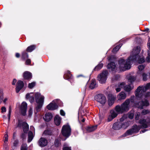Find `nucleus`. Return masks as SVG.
I'll return each instance as SVG.
<instances>
[{
    "label": "nucleus",
    "mask_w": 150,
    "mask_h": 150,
    "mask_svg": "<svg viewBox=\"0 0 150 150\" xmlns=\"http://www.w3.org/2000/svg\"><path fill=\"white\" fill-rule=\"evenodd\" d=\"M140 51V48L137 46L134 48L131 52L130 56L126 60L122 58L118 62V65L120 71H125L130 69L132 62L134 60H137L139 63L144 62V58L141 54H139Z\"/></svg>",
    "instance_id": "nucleus-1"
},
{
    "label": "nucleus",
    "mask_w": 150,
    "mask_h": 150,
    "mask_svg": "<svg viewBox=\"0 0 150 150\" xmlns=\"http://www.w3.org/2000/svg\"><path fill=\"white\" fill-rule=\"evenodd\" d=\"M132 96L128 99H127L121 105H118L115 106V109L118 112L122 114L127 112L130 108L135 105L138 108L143 109L144 106H147L149 105V103L147 100H142L141 102L136 103L135 99H140L143 98H137L135 96Z\"/></svg>",
    "instance_id": "nucleus-2"
},
{
    "label": "nucleus",
    "mask_w": 150,
    "mask_h": 150,
    "mask_svg": "<svg viewBox=\"0 0 150 150\" xmlns=\"http://www.w3.org/2000/svg\"><path fill=\"white\" fill-rule=\"evenodd\" d=\"M150 89V82L147 83L145 86H139L136 90L135 95L137 98H143L145 100H147L150 96L149 92L145 93L147 90Z\"/></svg>",
    "instance_id": "nucleus-3"
},
{
    "label": "nucleus",
    "mask_w": 150,
    "mask_h": 150,
    "mask_svg": "<svg viewBox=\"0 0 150 150\" xmlns=\"http://www.w3.org/2000/svg\"><path fill=\"white\" fill-rule=\"evenodd\" d=\"M146 122L144 120H140L139 123L140 125L139 126H137V125H134L132 128L127 130L126 132L123 134V136L126 137L128 135L132 134L133 133H136L139 132L141 128H146L148 127V125Z\"/></svg>",
    "instance_id": "nucleus-4"
},
{
    "label": "nucleus",
    "mask_w": 150,
    "mask_h": 150,
    "mask_svg": "<svg viewBox=\"0 0 150 150\" xmlns=\"http://www.w3.org/2000/svg\"><path fill=\"white\" fill-rule=\"evenodd\" d=\"M35 100L36 103L38 104L35 108L36 110L38 112L40 110L44 102V97L43 96L38 93H36L35 94Z\"/></svg>",
    "instance_id": "nucleus-5"
},
{
    "label": "nucleus",
    "mask_w": 150,
    "mask_h": 150,
    "mask_svg": "<svg viewBox=\"0 0 150 150\" xmlns=\"http://www.w3.org/2000/svg\"><path fill=\"white\" fill-rule=\"evenodd\" d=\"M108 74V71L104 70L98 75V80L100 83L103 84L106 82Z\"/></svg>",
    "instance_id": "nucleus-6"
},
{
    "label": "nucleus",
    "mask_w": 150,
    "mask_h": 150,
    "mask_svg": "<svg viewBox=\"0 0 150 150\" xmlns=\"http://www.w3.org/2000/svg\"><path fill=\"white\" fill-rule=\"evenodd\" d=\"M62 133L63 136L68 137L71 133V128L68 125H64L62 127Z\"/></svg>",
    "instance_id": "nucleus-7"
},
{
    "label": "nucleus",
    "mask_w": 150,
    "mask_h": 150,
    "mask_svg": "<svg viewBox=\"0 0 150 150\" xmlns=\"http://www.w3.org/2000/svg\"><path fill=\"white\" fill-rule=\"evenodd\" d=\"M95 100L103 105H104L107 101L105 96L102 94L96 95L95 97Z\"/></svg>",
    "instance_id": "nucleus-8"
},
{
    "label": "nucleus",
    "mask_w": 150,
    "mask_h": 150,
    "mask_svg": "<svg viewBox=\"0 0 150 150\" xmlns=\"http://www.w3.org/2000/svg\"><path fill=\"white\" fill-rule=\"evenodd\" d=\"M59 100H53L51 103L48 105L47 107L49 110H54L57 109L58 107L57 104Z\"/></svg>",
    "instance_id": "nucleus-9"
},
{
    "label": "nucleus",
    "mask_w": 150,
    "mask_h": 150,
    "mask_svg": "<svg viewBox=\"0 0 150 150\" xmlns=\"http://www.w3.org/2000/svg\"><path fill=\"white\" fill-rule=\"evenodd\" d=\"M17 127L20 128L23 127L24 132L26 133L29 129V127L28 124L25 122H23L20 120L18 121V123Z\"/></svg>",
    "instance_id": "nucleus-10"
},
{
    "label": "nucleus",
    "mask_w": 150,
    "mask_h": 150,
    "mask_svg": "<svg viewBox=\"0 0 150 150\" xmlns=\"http://www.w3.org/2000/svg\"><path fill=\"white\" fill-rule=\"evenodd\" d=\"M128 126V124L127 122H125L124 124L122 125V124L119 122H116L114 123L112 127V128L115 130H119L121 127L124 128H125Z\"/></svg>",
    "instance_id": "nucleus-11"
},
{
    "label": "nucleus",
    "mask_w": 150,
    "mask_h": 150,
    "mask_svg": "<svg viewBox=\"0 0 150 150\" xmlns=\"http://www.w3.org/2000/svg\"><path fill=\"white\" fill-rule=\"evenodd\" d=\"M119 114H120V113L118 112L115 109V107L114 110H111L110 111V114L109 115L108 120V122H110L113 119L116 117Z\"/></svg>",
    "instance_id": "nucleus-12"
},
{
    "label": "nucleus",
    "mask_w": 150,
    "mask_h": 150,
    "mask_svg": "<svg viewBox=\"0 0 150 150\" xmlns=\"http://www.w3.org/2000/svg\"><path fill=\"white\" fill-rule=\"evenodd\" d=\"M27 108V103L24 102H23L21 104L20 107V111L21 114L23 116L26 114V110Z\"/></svg>",
    "instance_id": "nucleus-13"
},
{
    "label": "nucleus",
    "mask_w": 150,
    "mask_h": 150,
    "mask_svg": "<svg viewBox=\"0 0 150 150\" xmlns=\"http://www.w3.org/2000/svg\"><path fill=\"white\" fill-rule=\"evenodd\" d=\"M24 86V83L21 81H18L17 83L16 87V92L18 93L20 90L23 88Z\"/></svg>",
    "instance_id": "nucleus-14"
},
{
    "label": "nucleus",
    "mask_w": 150,
    "mask_h": 150,
    "mask_svg": "<svg viewBox=\"0 0 150 150\" xmlns=\"http://www.w3.org/2000/svg\"><path fill=\"white\" fill-rule=\"evenodd\" d=\"M116 67L115 63L114 62H111L108 64L107 65V68L110 71H115Z\"/></svg>",
    "instance_id": "nucleus-15"
},
{
    "label": "nucleus",
    "mask_w": 150,
    "mask_h": 150,
    "mask_svg": "<svg viewBox=\"0 0 150 150\" xmlns=\"http://www.w3.org/2000/svg\"><path fill=\"white\" fill-rule=\"evenodd\" d=\"M125 85V82L119 83L115 86V90L117 92H120L122 88H124V86Z\"/></svg>",
    "instance_id": "nucleus-16"
},
{
    "label": "nucleus",
    "mask_w": 150,
    "mask_h": 150,
    "mask_svg": "<svg viewBox=\"0 0 150 150\" xmlns=\"http://www.w3.org/2000/svg\"><path fill=\"white\" fill-rule=\"evenodd\" d=\"M52 117V114L50 112H47L45 113L43 117V119L45 121L48 122L51 120Z\"/></svg>",
    "instance_id": "nucleus-17"
},
{
    "label": "nucleus",
    "mask_w": 150,
    "mask_h": 150,
    "mask_svg": "<svg viewBox=\"0 0 150 150\" xmlns=\"http://www.w3.org/2000/svg\"><path fill=\"white\" fill-rule=\"evenodd\" d=\"M115 97L112 95H109L108 96V103L110 106H112L114 103Z\"/></svg>",
    "instance_id": "nucleus-18"
},
{
    "label": "nucleus",
    "mask_w": 150,
    "mask_h": 150,
    "mask_svg": "<svg viewBox=\"0 0 150 150\" xmlns=\"http://www.w3.org/2000/svg\"><path fill=\"white\" fill-rule=\"evenodd\" d=\"M47 144V140L45 138H41L39 141V144L40 146L41 147L45 146Z\"/></svg>",
    "instance_id": "nucleus-19"
},
{
    "label": "nucleus",
    "mask_w": 150,
    "mask_h": 150,
    "mask_svg": "<svg viewBox=\"0 0 150 150\" xmlns=\"http://www.w3.org/2000/svg\"><path fill=\"white\" fill-rule=\"evenodd\" d=\"M4 93L2 89H0V104H1L3 100V102L5 104L6 102L8 100L7 98H5L4 100Z\"/></svg>",
    "instance_id": "nucleus-20"
},
{
    "label": "nucleus",
    "mask_w": 150,
    "mask_h": 150,
    "mask_svg": "<svg viewBox=\"0 0 150 150\" xmlns=\"http://www.w3.org/2000/svg\"><path fill=\"white\" fill-rule=\"evenodd\" d=\"M26 98L28 99L31 103L34 102V98L33 93H27L26 95Z\"/></svg>",
    "instance_id": "nucleus-21"
},
{
    "label": "nucleus",
    "mask_w": 150,
    "mask_h": 150,
    "mask_svg": "<svg viewBox=\"0 0 150 150\" xmlns=\"http://www.w3.org/2000/svg\"><path fill=\"white\" fill-rule=\"evenodd\" d=\"M126 97V95L124 92H121L117 96L118 100H124Z\"/></svg>",
    "instance_id": "nucleus-22"
},
{
    "label": "nucleus",
    "mask_w": 150,
    "mask_h": 150,
    "mask_svg": "<svg viewBox=\"0 0 150 150\" xmlns=\"http://www.w3.org/2000/svg\"><path fill=\"white\" fill-rule=\"evenodd\" d=\"M134 87L133 85L132 84H128L125 85L124 87V90L126 91L129 92H130Z\"/></svg>",
    "instance_id": "nucleus-23"
},
{
    "label": "nucleus",
    "mask_w": 150,
    "mask_h": 150,
    "mask_svg": "<svg viewBox=\"0 0 150 150\" xmlns=\"http://www.w3.org/2000/svg\"><path fill=\"white\" fill-rule=\"evenodd\" d=\"M23 76L25 79H29L32 78V74L29 72L26 71L24 73Z\"/></svg>",
    "instance_id": "nucleus-24"
},
{
    "label": "nucleus",
    "mask_w": 150,
    "mask_h": 150,
    "mask_svg": "<svg viewBox=\"0 0 150 150\" xmlns=\"http://www.w3.org/2000/svg\"><path fill=\"white\" fill-rule=\"evenodd\" d=\"M147 46L149 50H148V56L146 57V60L147 62H150V38L149 40Z\"/></svg>",
    "instance_id": "nucleus-25"
},
{
    "label": "nucleus",
    "mask_w": 150,
    "mask_h": 150,
    "mask_svg": "<svg viewBox=\"0 0 150 150\" xmlns=\"http://www.w3.org/2000/svg\"><path fill=\"white\" fill-rule=\"evenodd\" d=\"M64 78L66 79H67L69 80H71L72 79L71 75L70 74V71H68L67 73H65L64 76Z\"/></svg>",
    "instance_id": "nucleus-26"
},
{
    "label": "nucleus",
    "mask_w": 150,
    "mask_h": 150,
    "mask_svg": "<svg viewBox=\"0 0 150 150\" xmlns=\"http://www.w3.org/2000/svg\"><path fill=\"white\" fill-rule=\"evenodd\" d=\"M61 118L58 115H56L54 117V122L57 125H59L60 123Z\"/></svg>",
    "instance_id": "nucleus-27"
},
{
    "label": "nucleus",
    "mask_w": 150,
    "mask_h": 150,
    "mask_svg": "<svg viewBox=\"0 0 150 150\" xmlns=\"http://www.w3.org/2000/svg\"><path fill=\"white\" fill-rule=\"evenodd\" d=\"M145 66L143 64L139 65L138 67L139 70L137 72V74L141 75L143 72V70L144 69Z\"/></svg>",
    "instance_id": "nucleus-28"
},
{
    "label": "nucleus",
    "mask_w": 150,
    "mask_h": 150,
    "mask_svg": "<svg viewBox=\"0 0 150 150\" xmlns=\"http://www.w3.org/2000/svg\"><path fill=\"white\" fill-rule=\"evenodd\" d=\"M96 86V81L95 80H92L89 86V88L91 89H93L95 88Z\"/></svg>",
    "instance_id": "nucleus-29"
},
{
    "label": "nucleus",
    "mask_w": 150,
    "mask_h": 150,
    "mask_svg": "<svg viewBox=\"0 0 150 150\" xmlns=\"http://www.w3.org/2000/svg\"><path fill=\"white\" fill-rule=\"evenodd\" d=\"M33 138V132L30 131L28 133V142H30L32 140Z\"/></svg>",
    "instance_id": "nucleus-30"
},
{
    "label": "nucleus",
    "mask_w": 150,
    "mask_h": 150,
    "mask_svg": "<svg viewBox=\"0 0 150 150\" xmlns=\"http://www.w3.org/2000/svg\"><path fill=\"white\" fill-rule=\"evenodd\" d=\"M97 128V126L88 127L87 129V130L88 132H92Z\"/></svg>",
    "instance_id": "nucleus-31"
},
{
    "label": "nucleus",
    "mask_w": 150,
    "mask_h": 150,
    "mask_svg": "<svg viewBox=\"0 0 150 150\" xmlns=\"http://www.w3.org/2000/svg\"><path fill=\"white\" fill-rule=\"evenodd\" d=\"M136 79V77L134 76H131L128 78V81L129 83H132Z\"/></svg>",
    "instance_id": "nucleus-32"
},
{
    "label": "nucleus",
    "mask_w": 150,
    "mask_h": 150,
    "mask_svg": "<svg viewBox=\"0 0 150 150\" xmlns=\"http://www.w3.org/2000/svg\"><path fill=\"white\" fill-rule=\"evenodd\" d=\"M35 46L34 45H32L28 47L27 49V51L29 52H32L35 48Z\"/></svg>",
    "instance_id": "nucleus-33"
},
{
    "label": "nucleus",
    "mask_w": 150,
    "mask_h": 150,
    "mask_svg": "<svg viewBox=\"0 0 150 150\" xmlns=\"http://www.w3.org/2000/svg\"><path fill=\"white\" fill-rule=\"evenodd\" d=\"M122 45L121 44H120L119 45H117L112 50V52L113 53H116L117 51H118L120 48L121 47Z\"/></svg>",
    "instance_id": "nucleus-34"
},
{
    "label": "nucleus",
    "mask_w": 150,
    "mask_h": 150,
    "mask_svg": "<svg viewBox=\"0 0 150 150\" xmlns=\"http://www.w3.org/2000/svg\"><path fill=\"white\" fill-rule=\"evenodd\" d=\"M63 150H71V148L67 144L65 143L64 145Z\"/></svg>",
    "instance_id": "nucleus-35"
},
{
    "label": "nucleus",
    "mask_w": 150,
    "mask_h": 150,
    "mask_svg": "<svg viewBox=\"0 0 150 150\" xmlns=\"http://www.w3.org/2000/svg\"><path fill=\"white\" fill-rule=\"evenodd\" d=\"M103 66V63H100L97 66L94 68L95 70L98 71L101 69Z\"/></svg>",
    "instance_id": "nucleus-36"
},
{
    "label": "nucleus",
    "mask_w": 150,
    "mask_h": 150,
    "mask_svg": "<svg viewBox=\"0 0 150 150\" xmlns=\"http://www.w3.org/2000/svg\"><path fill=\"white\" fill-rule=\"evenodd\" d=\"M134 111L132 110L130 111L128 113V117L130 119H132L134 116Z\"/></svg>",
    "instance_id": "nucleus-37"
},
{
    "label": "nucleus",
    "mask_w": 150,
    "mask_h": 150,
    "mask_svg": "<svg viewBox=\"0 0 150 150\" xmlns=\"http://www.w3.org/2000/svg\"><path fill=\"white\" fill-rule=\"evenodd\" d=\"M28 57V54L25 52H24L22 53V58L23 59H26Z\"/></svg>",
    "instance_id": "nucleus-38"
},
{
    "label": "nucleus",
    "mask_w": 150,
    "mask_h": 150,
    "mask_svg": "<svg viewBox=\"0 0 150 150\" xmlns=\"http://www.w3.org/2000/svg\"><path fill=\"white\" fill-rule=\"evenodd\" d=\"M141 74H142L143 80L144 81H146L147 79V74L144 73H142Z\"/></svg>",
    "instance_id": "nucleus-39"
},
{
    "label": "nucleus",
    "mask_w": 150,
    "mask_h": 150,
    "mask_svg": "<svg viewBox=\"0 0 150 150\" xmlns=\"http://www.w3.org/2000/svg\"><path fill=\"white\" fill-rule=\"evenodd\" d=\"M35 82H33L31 83H29L28 86V87L30 88H32L35 86Z\"/></svg>",
    "instance_id": "nucleus-40"
},
{
    "label": "nucleus",
    "mask_w": 150,
    "mask_h": 150,
    "mask_svg": "<svg viewBox=\"0 0 150 150\" xmlns=\"http://www.w3.org/2000/svg\"><path fill=\"white\" fill-rule=\"evenodd\" d=\"M51 132L50 130H46L44 132L43 135H50L51 134Z\"/></svg>",
    "instance_id": "nucleus-41"
},
{
    "label": "nucleus",
    "mask_w": 150,
    "mask_h": 150,
    "mask_svg": "<svg viewBox=\"0 0 150 150\" xmlns=\"http://www.w3.org/2000/svg\"><path fill=\"white\" fill-rule=\"evenodd\" d=\"M21 150H27V145L26 144H23L21 147Z\"/></svg>",
    "instance_id": "nucleus-42"
},
{
    "label": "nucleus",
    "mask_w": 150,
    "mask_h": 150,
    "mask_svg": "<svg viewBox=\"0 0 150 150\" xmlns=\"http://www.w3.org/2000/svg\"><path fill=\"white\" fill-rule=\"evenodd\" d=\"M149 112V111L147 110H143L142 111V114L143 115H146Z\"/></svg>",
    "instance_id": "nucleus-43"
},
{
    "label": "nucleus",
    "mask_w": 150,
    "mask_h": 150,
    "mask_svg": "<svg viewBox=\"0 0 150 150\" xmlns=\"http://www.w3.org/2000/svg\"><path fill=\"white\" fill-rule=\"evenodd\" d=\"M33 113V108H30L28 111V115L29 117H30Z\"/></svg>",
    "instance_id": "nucleus-44"
},
{
    "label": "nucleus",
    "mask_w": 150,
    "mask_h": 150,
    "mask_svg": "<svg viewBox=\"0 0 150 150\" xmlns=\"http://www.w3.org/2000/svg\"><path fill=\"white\" fill-rule=\"evenodd\" d=\"M11 112V107L10 106V107H9V108L8 114V120H9V119L10 118Z\"/></svg>",
    "instance_id": "nucleus-45"
},
{
    "label": "nucleus",
    "mask_w": 150,
    "mask_h": 150,
    "mask_svg": "<svg viewBox=\"0 0 150 150\" xmlns=\"http://www.w3.org/2000/svg\"><path fill=\"white\" fill-rule=\"evenodd\" d=\"M140 113L139 112H137L135 114V119L136 120H138L139 119Z\"/></svg>",
    "instance_id": "nucleus-46"
},
{
    "label": "nucleus",
    "mask_w": 150,
    "mask_h": 150,
    "mask_svg": "<svg viewBox=\"0 0 150 150\" xmlns=\"http://www.w3.org/2000/svg\"><path fill=\"white\" fill-rule=\"evenodd\" d=\"M18 144V140H16L14 141L13 143V146L15 147H16Z\"/></svg>",
    "instance_id": "nucleus-47"
},
{
    "label": "nucleus",
    "mask_w": 150,
    "mask_h": 150,
    "mask_svg": "<svg viewBox=\"0 0 150 150\" xmlns=\"http://www.w3.org/2000/svg\"><path fill=\"white\" fill-rule=\"evenodd\" d=\"M6 111V108L5 107L3 106L1 108V112L2 113L5 112Z\"/></svg>",
    "instance_id": "nucleus-48"
},
{
    "label": "nucleus",
    "mask_w": 150,
    "mask_h": 150,
    "mask_svg": "<svg viewBox=\"0 0 150 150\" xmlns=\"http://www.w3.org/2000/svg\"><path fill=\"white\" fill-rule=\"evenodd\" d=\"M5 140L4 141V142H7L8 139V136L7 134H6L5 135Z\"/></svg>",
    "instance_id": "nucleus-49"
},
{
    "label": "nucleus",
    "mask_w": 150,
    "mask_h": 150,
    "mask_svg": "<svg viewBox=\"0 0 150 150\" xmlns=\"http://www.w3.org/2000/svg\"><path fill=\"white\" fill-rule=\"evenodd\" d=\"M60 114L61 115L64 116L65 115V113L62 110H61L60 111Z\"/></svg>",
    "instance_id": "nucleus-50"
},
{
    "label": "nucleus",
    "mask_w": 150,
    "mask_h": 150,
    "mask_svg": "<svg viewBox=\"0 0 150 150\" xmlns=\"http://www.w3.org/2000/svg\"><path fill=\"white\" fill-rule=\"evenodd\" d=\"M16 82H17L16 79H14L13 80V81L12 82V84L13 85H15L16 83Z\"/></svg>",
    "instance_id": "nucleus-51"
},
{
    "label": "nucleus",
    "mask_w": 150,
    "mask_h": 150,
    "mask_svg": "<svg viewBox=\"0 0 150 150\" xmlns=\"http://www.w3.org/2000/svg\"><path fill=\"white\" fill-rule=\"evenodd\" d=\"M30 62H31V60H30V59H28L26 60L25 63H26V64H29L30 63Z\"/></svg>",
    "instance_id": "nucleus-52"
},
{
    "label": "nucleus",
    "mask_w": 150,
    "mask_h": 150,
    "mask_svg": "<svg viewBox=\"0 0 150 150\" xmlns=\"http://www.w3.org/2000/svg\"><path fill=\"white\" fill-rule=\"evenodd\" d=\"M146 122L145 123H146L147 124H148V123L149 124V125H148V127L150 125V121H148V120L147 119L146 120H144Z\"/></svg>",
    "instance_id": "nucleus-53"
},
{
    "label": "nucleus",
    "mask_w": 150,
    "mask_h": 150,
    "mask_svg": "<svg viewBox=\"0 0 150 150\" xmlns=\"http://www.w3.org/2000/svg\"><path fill=\"white\" fill-rule=\"evenodd\" d=\"M125 119V116H123L120 119V121L121 122L123 121Z\"/></svg>",
    "instance_id": "nucleus-54"
},
{
    "label": "nucleus",
    "mask_w": 150,
    "mask_h": 150,
    "mask_svg": "<svg viewBox=\"0 0 150 150\" xmlns=\"http://www.w3.org/2000/svg\"><path fill=\"white\" fill-rule=\"evenodd\" d=\"M16 56L17 57H19L20 56V54L18 53H16Z\"/></svg>",
    "instance_id": "nucleus-55"
},
{
    "label": "nucleus",
    "mask_w": 150,
    "mask_h": 150,
    "mask_svg": "<svg viewBox=\"0 0 150 150\" xmlns=\"http://www.w3.org/2000/svg\"><path fill=\"white\" fill-rule=\"evenodd\" d=\"M147 130L146 129H144L143 130L141 131L142 132V133L145 132Z\"/></svg>",
    "instance_id": "nucleus-56"
},
{
    "label": "nucleus",
    "mask_w": 150,
    "mask_h": 150,
    "mask_svg": "<svg viewBox=\"0 0 150 150\" xmlns=\"http://www.w3.org/2000/svg\"><path fill=\"white\" fill-rule=\"evenodd\" d=\"M111 59V57H108V61H110Z\"/></svg>",
    "instance_id": "nucleus-57"
},
{
    "label": "nucleus",
    "mask_w": 150,
    "mask_h": 150,
    "mask_svg": "<svg viewBox=\"0 0 150 150\" xmlns=\"http://www.w3.org/2000/svg\"><path fill=\"white\" fill-rule=\"evenodd\" d=\"M30 129L31 130H33V129H34V127H33L31 126L30 127Z\"/></svg>",
    "instance_id": "nucleus-58"
},
{
    "label": "nucleus",
    "mask_w": 150,
    "mask_h": 150,
    "mask_svg": "<svg viewBox=\"0 0 150 150\" xmlns=\"http://www.w3.org/2000/svg\"><path fill=\"white\" fill-rule=\"evenodd\" d=\"M82 121L83 122H84L85 121V119H83L82 120Z\"/></svg>",
    "instance_id": "nucleus-59"
},
{
    "label": "nucleus",
    "mask_w": 150,
    "mask_h": 150,
    "mask_svg": "<svg viewBox=\"0 0 150 150\" xmlns=\"http://www.w3.org/2000/svg\"><path fill=\"white\" fill-rule=\"evenodd\" d=\"M82 75H79L77 76L78 77H79L80 76H81Z\"/></svg>",
    "instance_id": "nucleus-60"
},
{
    "label": "nucleus",
    "mask_w": 150,
    "mask_h": 150,
    "mask_svg": "<svg viewBox=\"0 0 150 150\" xmlns=\"http://www.w3.org/2000/svg\"><path fill=\"white\" fill-rule=\"evenodd\" d=\"M57 140H55V142H57Z\"/></svg>",
    "instance_id": "nucleus-61"
}]
</instances>
